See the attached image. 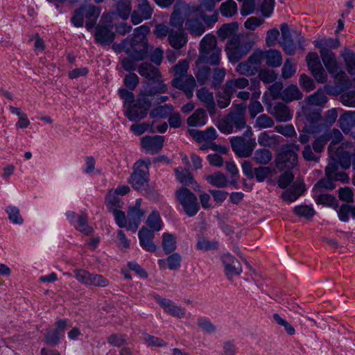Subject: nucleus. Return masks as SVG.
I'll use <instances>...</instances> for the list:
<instances>
[{"instance_id":"f257e3e1","label":"nucleus","mask_w":355,"mask_h":355,"mask_svg":"<svg viewBox=\"0 0 355 355\" xmlns=\"http://www.w3.org/2000/svg\"><path fill=\"white\" fill-rule=\"evenodd\" d=\"M167 86L164 83H159L158 86L150 87L149 89L141 92L135 103L126 106L125 115L130 121L137 122L144 119L151 107V98L157 92H166Z\"/></svg>"},{"instance_id":"f03ea898","label":"nucleus","mask_w":355,"mask_h":355,"mask_svg":"<svg viewBox=\"0 0 355 355\" xmlns=\"http://www.w3.org/2000/svg\"><path fill=\"white\" fill-rule=\"evenodd\" d=\"M257 38L255 33L247 31L240 33L228 40L225 51L229 60L233 63L238 62L251 51Z\"/></svg>"},{"instance_id":"7ed1b4c3","label":"nucleus","mask_w":355,"mask_h":355,"mask_svg":"<svg viewBox=\"0 0 355 355\" xmlns=\"http://www.w3.org/2000/svg\"><path fill=\"white\" fill-rule=\"evenodd\" d=\"M150 29L146 25L141 26L134 30L131 37H127V45L130 51V56L136 60H144L148 56L149 44L147 34Z\"/></svg>"},{"instance_id":"20e7f679","label":"nucleus","mask_w":355,"mask_h":355,"mask_svg":"<svg viewBox=\"0 0 355 355\" xmlns=\"http://www.w3.org/2000/svg\"><path fill=\"white\" fill-rule=\"evenodd\" d=\"M220 52L221 50L217 47L216 37L210 34L206 35L200 44V54L196 64L218 65L220 63Z\"/></svg>"},{"instance_id":"39448f33","label":"nucleus","mask_w":355,"mask_h":355,"mask_svg":"<svg viewBox=\"0 0 355 355\" xmlns=\"http://www.w3.org/2000/svg\"><path fill=\"white\" fill-rule=\"evenodd\" d=\"M300 150L298 144H290L283 145L279 150L275 159L277 168L282 171L291 169L297 165V152Z\"/></svg>"},{"instance_id":"423d86ee","label":"nucleus","mask_w":355,"mask_h":355,"mask_svg":"<svg viewBox=\"0 0 355 355\" xmlns=\"http://www.w3.org/2000/svg\"><path fill=\"white\" fill-rule=\"evenodd\" d=\"M175 196L188 216H193L198 213L200 209L198 200L196 195L190 190L186 187H182L176 191Z\"/></svg>"},{"instance_id":"0eeeda50","label":"nucleus","mask_w":355,"mask_h":355,"mask_svg":"<svg viewBox=\"0 0 355 355\" xmlns=\"http://www.w3.org/2000/svg\"><path fill=\"white\" fill-rule=\"evenodd\" d=\"M107 19L108 15H103L99 24L96 28L94 35L96 42L104 45L111 44L115 37V33L112 31V22Z\"/></svg>"},{"instance_id":"6e6552de","label":"nucleus","mask_w":355,"mask_h":355,"mask_svg":"<svg viewBox=\"0 0 355 355\" xmlns=\"http://www.w3.org/2000/svg\"><path fill=\"white\" fill-rule=\"evenodd\" d=\"M143 166L148 169V164L144 161H137L135 164V171L128 180L132 188L139 191L146 190L148 187L147 173L141 168Z\"/></svg>"},{"instance_id":"1a4fd4ad","label":"nucleus","mask_w":355,"mask_h":355,"mask_svg":"<svg viewBox=\"0 0 355 355\" xmlns=\"http://www.w3.org/2000/svg\"><path fill=\"white\" fill-rule=\"evenodd\" d=\"M233 151L241 157H249L255 148V139H246L244 137H234L230 140Z\"/></svg>"},{"instance_id":"9d476101","label":"nucleus","mask_w":355,"mask_h":355,"mask_svg":"<svg viewBox=\"0 0 355 355\" xmlns=\"http://www.w3.org/2000/svg\"><path fill=\"white\" fill-rule=\"evenodd\" d=\"M193 10L185 2L178 0L174 5L173 12L171 15L170 25L179 30L182 29L185 17L190 15Z\"/></svg>"},{"instance_id":"9b49d317","label":"nucleus","mask_w":355,"mask_h":355,"mask_svg":"<svg viewBox=\"0 0 355 355\" xmlns=\"http://www.w3.org/2000/svg\"><path fill=\"white\" fill-rule=\"evenodd\" d=\"M307 66L311 74L319 83H324L327 80V75L322 66L317 53L310 52L306 56Z\"/></svg>"},{"instance_id":"f8f14e48","label":"nucleus","mask_w":355,"mask_h":355,"mask_svg":"<svg viewBox=\"0 0 355 355\" xmlns=\"http://www.w3.org/2000/svg\"><path fill=\"white\" fill-rule=\"evenodd\" d=\"M303 112L308 122L303 128L304 132H319L322 128L319 110H311L308 106L303 107Z\"/></svg>"},{"instance_id":"ddd939ff","label":"nucleus","mask_w":355,"mask_h":355,"mask_svg":"<svg viewBox=\"0 0 355 355\" xmlns=\"http://www.w3.org/2000/svg\"><path fill=\"white\" fill-rule=\"evenodd\" d=\"M138 72L141 76L153 82L152 83L148 84L147 87L144 89H149L150 87H156L158 86L159 83H163V81L159 79L161 73L159 69L150 63H141L138 67Z\"/></svg>"},{"instance_id":"4468645a","label":"nucleus","mask_w":355,"mask_h":355,"mask_svg":"<svg viewBox=\"0 0 355 355\" xmlns=\"http://www.w3.org/2000/svg\"><path fill=\"white\" fill-rule=\"evenodd\" d=\"M225 274L227 279H232L233 276L239 275L243 268L240 261L230 253L225 254L222 257Z\"/></svg>"},{"instance_id":"2eb2a0df","label":"nucleus","mask_w":355,"mask_h":355,"mask_svg":"<svg viewBox=\"0 0 355 355\" xmlns=\"http://www.w3.org/2000/svg\"><path fill=\"white\" fill-rule=\"evenodd\" d=\"M171 84L173 87L184 92L188 98L193 96L196 82L192 75L184 76L182 78H174Z\"/></svg>"},{"instance_id":"dca6fc26","label":"nucleus","mask_w":355,"mask_h":355,"mask_svg":"<svg viewBox=\"0 0 355 355\" xmlns=\"http://www.w3.org/2000/svg\"><path fill=\"white\" fill-rule=\"evenodd\" d=\"M281 40L279 45L287 55H293L295 53L296 46L292 37L290 29L287 24L284 23L280 26Z\"/></svg>"},{"instance_id":"f3484780","label":"nucleus","mask_w":355,"mask_h":355,"mask_svg":"<svg viewBox=\"0 0 355 355\" xmlns=\"http://www.w3.org/2000/svg\"><path fill=\"white\" fill-rule=\"evenodd\" d=\"M154 298L165 313L178 318H182L184 316V310L175 304L173 301L162 297L159 295H155Z\"/></svg>"},{"instance_id":"a211bd4d","label":"nucleus","mask_w":355,"mask_h":355,"mask_svg":"<svg viewBox=\"0 0 355 355\" xmlns=\"http://www.w3.org/2000/svg\"><path fill=\"white\" fill-rule=\"evenodd\" d=\"M164 138L162 136H145L141 138V144L143 148L152 154L157 153L163 147Z\"/></svg>"},{"instance_id":"6ab92c4d","label":"nucleus","mask_w":355,"mask_h":355,"mask_svg":"<svg viewBox=\"0 0 355 355\" xmlns=\"http://www.w3.org/2000/svg\"><path fill=\"white\" fill-rule=\"evenodd\" d=\"M246 105L241 103L235 105L234 110L230 112L227 116L232 125L236 129H241L245 126V112Z\"/></svg>"},{"instance_id":"aec40b11","label":"nucleus","mask_w":355,"mask_h":355,"mask_svg":"<svg viewBox=\"0 0 355 355\" xmlns=\"http://www.w3.org/2000/svg\"><path fill=\"white\" fill-rule=\"evenodd\" d=\"M305 191V185L303 182L297 179L288 189L282 193V198L284 201L293 202L296 200Z\"/></svg>"},{"instance_id":"412c9836","label":"nucleus","mask_w":355,"mask_h":355,"mask_svg":"<svg viewBox=\"0 0 355 355\" xmlns=\"http://www.w3.org/2000/svg\"><path fill=\"white\" fill-rule=\"evenodd\" d=\"M185 28L194 36L202 35L205 31V26L200 17L192 15V13L185 19Z\"/></svg>"},{"instance_id":"4be33fe9","label":"nucleus","mask_w":355,"mask_h":355,"mask_svg":"<svg viewBox=\"0 0 355 355\" xmlns=\"http://www.w3.org/2000/svg\"><path fill=\"white\" fill-rule=\"evenodd\" d=\"M140 200H137L135 206L130 207L128 211V230H133L136 231L139 227L141 218L144 216V212L140 209Z\"/></svg>"},{"instance_id":"5701e85b","label":"nucleus","mask_w":355,"mask_h":355,"mask_svg":"<svg viewBox=\"0 0 355 355\" xmlns=\"http://www.w3.org/2000/svg\"><path fill=\"white\" fill-rule=\"evenodd\" d=\"M196 96L205 105V107L210 116H214L216 112V108L213 93L209 92L206 87H202L197 91Z\"/></svg>"},{"instance_id":"b1692460","label":"nucleus","mask_w":355,"mask_h":355,"mask_svg":"<svg viewBox=\"0 0 355 355\" xmlns=\"http://www.w3.org/2000/svg\"><path fill=\"white\" fill-rule=\"evenodd\" d=\"M168 41L174 49L179 50L187 43V34L182 29L178 31L171 30L168 36Z\"/></svg>"},{"instance_id":"393cba45","label":"nucleus","mask_w":355,"mask_h":355,"mask_svg":"<svg viewBox=\"0 0 355 355\" xmlns=\"http://www.w3.org/2000/svg\"><path fill=\"white\" fill-rule=\"evenodd\" d=\"M154 232L145 227H142L139 231V243L141 247L148 252H155L157 249L153 243Z\"/></svg>"},{"instance_id":"a878e982","label":"nucleus","mask_w":355,"mask_h":355,"mask_svg":"<svg viewBox=\"0 0 355 355\" xmlns=\"http://www.w3.org/2000/svg\"><path fill=\"white\" fill-rule=\"evenodd\" d=\"M321 59L328 71L331 74L332 73H336L340 68L338 63L336 60V57L334 53L331 50H324L320 51Z\"/></svg>"},{"instance_id":"bb28decb","label":"nucleus","mask_w":355,"mask_h":355,"mask_svg":"<svg viewBox=\"0 0 355 355\" xmlns=\"http://www.w3.org/2000/svg\"><path fill=\"white\" fill-rule=\"evenodd\" d=\"M270 114L279 122H286L292 118L288 107L283 103H276L272 107Z\"/></svg>"},{"instance_id":"cd10ccee","label":"nucleus","mask_w":355,"mask_h":355,"mask_svg":"<svg viewBox=\"0 0 355 355\" xmlns=\"http://www.w3.org/2000/svg\"><path fill=\"white\" fill-rule=\"evenodd\" d=\"M239 24L237 22H232L230 24H224L218 30L217 35L220 40H230L233 37H236L238 34Z\"/></svg>"},{"instance_id":"c85d7f7f","label":"nucleus","mask_w":355,"mask_h":355,"mask_svg":"<svg viewBox=\"0 0 355 355\" xmlns=\"http://www.w3.org/2000/svg\"><path fill=\"white\" fill-rule=\"evenodd\" d=\"M282 138L272 132H263L258 137V142L264 147L274 148L278 146Z\"/></svg>"},{"instance_id":"c756f323","label":"nucleus","mask_w":355,"mask_h":355,"mask_svg":"<svg viewBox=\"0 0 355 355\" xmlns=\"http://www.w3.org/2000/svg\"><path fill=\"white\" fill-rule=\"evenodd\" d=\"M83 12L84 17L87 18L86 27L87 29H91L96 24V19L100 15L98 8L93 5H86L81 7Z\"/></svg>"},{"instance_id":"7c9ffc66","label":"nucleus","mask_w":355,"mask_h":355,"mask_svg":"<svg viewBox=\"0 0 355 355\" xmlns=\"http://www.w3.org/2000/svg\"><path fill=\"white\" fill-rule=\"evenodd\" d=\"M189 133L197 142L204 141H212L216 139V130L214 128H209L205 131H200L196 129H189Z\"/></svg>"},{"instance_id":"2f4dec72","label":"nucleus","mask_w":355,"mask_h":355,"mask_svg":"<svg viewBox=\"0 0 355 355\" xmlns=\"http://www.w3.org/2000/svg\"><path fill=\"white\" fill-rule=\"evenodd\" d=\"M340 129L344 133H348L355 126V111L345 112L338 119Z\"/></svg>"},{"instance_id":"473e14b6","label":"nucleus","mask_w":355,"mask_h":355,"mask_svg":"<svg viewBox=\"0 0 355 355\" xmlns=\"http://www.w3.org/2000/svg\"><path fill=\"white\" fill-rule=\"evenodd\" d=\"M263 58L266 64L271 67H279L282 63V53L277 49H269L264 52Z\"/></svg>"},{"instance_id":"72a5a7b5","label":"nucleus","mask_w":355,"mask_h":355,"mask_svg":"<svg viewBox=\"0 0 355 355\" xmlns=\"http://www.w3.org/2000/svg\"><path fill=\"white\" fill-rule=\"evenodd\" d=\"M302 98V94L296 85H291L284 89L280 95V98L288 103Z\"/></svg>"},{"instance_id":"f704fd0d","label":"nucleus","mask_w":355,"mask_h":355,"mask_svg":"<svg viewBox=\"0 0 355 355\" xmlns=\"http://www.w3.org/2000/svg\"><path fill=\"white\" fill-rule=\"evenodd\" d=\"M315 47L320 49V51L324 50H330L331 49H336L340 46V40L336 38H322L315 40L313 42Z\"/></svg>"},{"instance_id":"c9c22d12","label":"nucleus","mask_w":355,"mask_h":355,"mask_svg":"<svg viewBox=\"0 0 355 355\" xmlns=\"http://www.w3.org/2000/svg\"><path fill=\"white\" fill-rule=\"evenodd\" d=\"M116 14L122 19H127L132 10V5L130 0H119L115 4Z\"/></svg>"},{"instance_id":"e433bc0d","label":"nucleus","mask_w":355,"mask_h":355,"mask_svg":"<svg viewBox=\"0 0 355 355\" xmlns=\"http://www.w3.org/2000/svg\"><path fill=\"white\" fill-rule=\"evenodd\" d=\"M249 85V81L245 78H238L226 82L225 87L227 91L234 94L238 89H244Z\"/></svg>"},{"instance_id":"4c0bfd02","label":"nucleus","mask_w":355,"mask_h":355,"mask_svg":"<svg viewBox=\"0 0 355 355\" xmlns=\"http://www.w3.org/2000/svg\"><path fill=\"white\" fill-rule=\"evenodd\" d=\"M272 153L266 148H260L254 153L252 159L258 164L266 165L272 159Z\"/></svg>"},{"instance_id":"58836bf2","label":"nucleus","mask_w":355,"mask_h":355,"mask_svg":"<svg viewBox=\"0 0 355 355\" xmlns=\"http://www.w3.org/2000/svg\"><path fill=\"white\" fill-rule=\"evenodd\" d=\"M206 113L203 109H197L188 119L187 123L190 126H200L206 123Z\"/></svg>"},{"instance_id":"ea45409f","label":"nucleus","mask_w":355,"mask_h":355,"mask_svg":"<svg viewBox=\"0 0 355 355\" xmlns=\"http://www.w3.org/2000/svg\"><path fill=\"white\" fill-rule=\"evenodd\" d=\"M105 204L108 210L112 211L121 208L123 203L113 189H110L105 197Z\"/></svg>"},{"instance_id":"a19ab883","label":"nucleus","mask_w":355,"mask_h":355,"mask_svg":"<svg viewBox=\"0 0 355 355\" xmlns=\"http://www.w3.org/2000/svg\"><path fill=\"white\" fill-rule=\"evenodd\" d=\"M206 180L211 185L218 188H224L227 185L228 181L225 175L220 172H216L208 175Z\"/></svg>"},{"instance_id":"79ce46f5","label":"nucleus","mask_w":355,"mask_h":355,"mask_svg":"<svg viewBox=\"0 0 355 355\" xmlns=\"http://www.w3.org/2000/svg\"><path fill=\"white\" fill-rule=\"evenodd\" d=\"M341 55L345 63L347 70L351 75L355 74V53L348 49H345L341 53Z\"/></svg>"},{"instance_id":"37998d69","label":"nucleus","mask_w":355,"mask_h":355,"mask_svg":"<svg viewBox=\"0 0 355 355\" xmlns=\"http://www.w3.org/2000/svg\"><path fill=\"white\" fill-rule=\"evenodd\" d=\"M162 248L166 254L173 252L176 249V237L170 233L162 235Z\"/></svg>"},{"instance_id":"c03bdc74","label":"nucleus","mask_w":355,"mask_h":355,"mask_svg":"<svg viewBox=\"0 0 355 355\" xmlns=\"http://www.w3.org/2000/svg\"><path fill=\"white\" fill-rule=\"evenodd\" d=\"M173 106L170 104L157 106L153 108L150 112L151 118H166L173 111Z\"/></svg>"},{"instance_id":"a18cd8bd","label":"nucleus","mask_w":355,"mask_h":355,"mask_svg":"<svg viewBox=\"0 0 355 355\" xmlns=\"http://www.w3.org/2000/svg\"><path fill=\"white\" fill-rule=\"evenodd\" d=\"M315 202L323 206L336 208L338 206L336 198L329 193H322L318 195L315 198Z\"/></svg>"},{"instance_id":"49530a36","label":"nucleus","mask_w":355,"mask_h":355,"mask_svg":"<svg viewBox=\"0 0 355 355\" xmlns=\"http://www.w3.org/2000/svg\"><path fill=\"white\" fill-rule=\"evenodd\" d=\"M327 101V96L321 89H318L315 93L307 98V103L310 105L322 106L324 105Z\"/></svg>"},{"instance_id":"de8ad7c7","label":"nucleus","mask_w":355,"mask_h":355,"mask_svg":"<svg viewBox=\"0 0 355 355\" xmlns=\"http://www.w3.org/2000/svg\"><path fill=\"white\" fill-rule=\"evenodd\" d=\"M349 215L355 218V207L350 205L349 203L341 205L338 211L339 219L343 222H347L349 220Z\"/></svg>"},{"instance_id":"09e8293b","label":"nucleus","mask_w":355,"mask_h":355,"mask_svg":"<svg viewBox=\"0 0 355 355\" xmlns=\"http://www.w3.org/2000/svg\"><path fill=\"white\" fill-rule=\"evenodd\" d=\"M336 188V184L332 178L325 176L320 179L315 184L313 191L316 193L320 192L321 189L333 190Z\"/></svg>"},{"instance_id":"8fccbe9b","label":"nucleus","mask_w":355,"mask_h":355,"mask_svg":"<svg viewBox=\"0 0 355 355\" xmlns=\"http://www.w3.org/2000/svg\"><path fill=\"white\" fill-rule=\"evenodd\" d=\"M220 11L225 17H232L237 12V5L233 0H227L221 3Z\"/></svg>"},{"instance_id":"3c124183","label":"nucleus","mask_w":355,"mask_h":355,"mask_svg":"<svg viewBox=\"0 0 355 355\" xmlns=\"http://www.w3.org/2000/svg\"><path fill=\"white\" fill-rule=\"evenodd\" d=\"M226 72L223 68H214L211 78V87L216 89L219 87L224 80Z\"/></svg>"},{"instance_id":"603ef678","label":"nucleus","mask_w":355,"mask_h":355,"mask_svg":"<svg viewBox=\"0 0 355 355\" xmlns=\"http://www.w3.org/2000/svg\"><path fill=\"white\" fill-rule=\"evenodd\" d=\"M76 229L85 235H91L94 232L92 227L88 225L86 214H81L78 216V226Z\"/></svg>"},{"instance_id":"864d4df0","label":"nucleus","mask_w":355,"mask_h":355,"mask_svg":"<svg viewBox=\"0 0 355 355\" xmlns=\"http://www.w3.org/2000/svg\"><path fill=\"white\" fill-rule=\"evenodd\" d=\"M275 125L273 119L266 114L259 115L255 119L254 128L266 129L272 127Z\"/></svg>"},{"instance_id":"5fc2aeb1","label":"nucleus","mask_w":355,"mask_h":355,"mask_svg":"<svg viewBox=\"0 0 355 355\" xmlns=\"http://www.w3.org/2000/svg\"><path fill=\"white\" fill-rule=\"evenodd\" d=\"M294 213L300 217H304L310 220L315 214V211L312 207L308 205L297 206L293 209Z\"/></svg>"},{"instance_id":"6e6d98bb","label":"nucleus","mask_w":355,"mask_h":355,"mask_svg":"<svg viewBox=\"0 0 355 355\" xmlns=\"http://www.w3.org/2000/svg\"><path fill=\"white\" fill-rule=\"evenodd\" d=\"M147 225L151 229L150 231H159L162 228V220L159 214L153 211L148 217L146 220Z\"/></svg>"},{"instance_id":"4d7b16f0","label":"nucleus","mask_w":355,"mask_h":355,"mask_svg":"<svg viewBox=\"0 0 355 355\" xmlns=\"http://www.w3.org/2000/svg\"><path fill=\"white\" fill-rule=\"evenodd\" d=\"M236 70L239 73L246 76H253L257 72L256 68L252 67L248 62V60L246 61L239 63L236 66Z\"/></svg>"},{"instance_id":"13d9d810","label":"nucleus","mask_w":355,"mask_h":355,"mask_svg":"<svg viewBox=\"0 0 355 355\" xmlns=\"http://www.w3.org/2000/svg\"><path fill=\"white\" fill-rule=\"evenodd\" d=\"M176 177L178 180L182 184L185 185H189L190 184H193V178L188 169L179 168L175 171Z\"/></svg>"},{"instance_id":"bf43d9fd","label":"nucleus","mask_w":355,"mask_h":355,"mask_svg":"<svg viewBox=\"0 0 355 355\" xmlns=\"http://www.w3.org/2000/svg\"><path fill=\"white\" fill-rule=\"evenodd\" d=\"M332 75L334 76L336 80L337 81V84L342 87L343 88H349L352 83L345 73V71L341 70L340 68H338V70L336 73H332Z\"/></svg>"},{"instance_id":"052dcab7","label":"nucleus","mask_w":355,"mask_h":355,"mask_svg":"<svg viewBox=\"0 0 355 355\" xmlns=\"http://www.w3.org/2000/svg\"><path fill=\"white\" fill-rule=\"evenodd\" d=\"M232 94L231 92L229 93L224 86L223 92L217 95L218 97L217 99L218 106L221 109L227 107L230 104Z\"/></svg>"},{"instance_id":"680f3d73","label":"nucleus","mask_w":355,"mask_h":355,"mask_svg":"<svg viewBox=\"0 0 355 355\" xmlns=\"http://www.w3.org/2000/svg\"><path fill=\"white\" fill-rule=\"evenodd\" d=\"M258 76L266 84L273 83L277 79V73L272 69H261L259 70Z\"/></svg>"},{"instance_id":"e2e57ef3","label":"nucleus","mask_w":355,"mask_h":355,"mask_svg":"<svg viewBox=\"0 0 355 355\" xmlns=\"http://www.w3.org/2000/svg\"><path fill=\"white\" fill-rule=\"evenodd\" d=\"M220 0H200V3L198 8H191L193 12L199 10L200 12L214 11L216 2Z\"/></svg>"},{"instance_id":"0e129e2a","label":"nucleus","mask_w":355,"mask_h":355,"mask_svg":"<svg viewBox=\"0 0 355 355\" xmlns=\"http://www.w3.org/2000/svg\"><path fill=\"white\" fill-rule=\"evenodd\" d=\"M338 194L341 201L346 203H352L354 202V192L349 187L340 188L338 191Z\"/></svg>"},{"instance_id":"69168bd1","label":"nucleus","mask_w":355,"mask_h":355,"mask_svg":"<svg viewBox=\"0 0 355 355\" xmlns=\"http://www.w3.org/2000/svg\"><path fill=\"white\" fill-rule=\"evenodd\" d=\"M340 101L347 107H355V90H349L340 94Z\"/></svg>"},{"instance_id":"338daca9","label":"nucleus","mask_w":355,"mask_h":355,"mask_svg":"<svg viewBox=\"0 0 355 355\" xmlns=\"http://www.w3.org/2000/svg\"><path fill=\"white\" fill-rule=\"evenodd\" d=\"M189 69V64L186 60L180 61L173 68L174 71V78H182L184 76H189L187 71Z\"/></svg>"},{"instance_id":"774afa93","label":"nucleus","mask_w":355,"mask_h":355,"mask_svg":"<svg viewBox=\"0 0 355 355\" xmlns=\"http://www.w3.org/2000/svg\"><path fill=\"white\" fill-rule=\"evenodd\" d=\"M296 72V67L295 64L291 62V60L287 58L285 60L284 64L282 69V76L284 79H288L292 77Z\"/></svg>"}]
</instances>
